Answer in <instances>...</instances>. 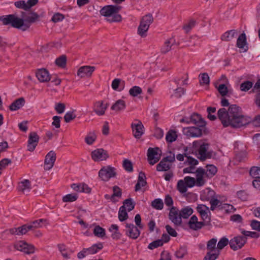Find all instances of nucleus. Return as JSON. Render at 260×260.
I'll return each instance as SVG.
<instances>
[{
	"label": "nucleus",
	"mask_w": 260,
	"mask_h": 260,
	"mask_svg": "<svg viewBox=\"0 0 260 260\" xmlns=\"http://www.w3.org/2000/svg\"><path fill=\"white\" fill-rule=\"evenodd\" d=\"M128 218V215L124 209V207H121L118 212V218L120 221H123Z\"/></svg>",
	"instance_id": "obj_53"
},
{
	"label": "nucleus",
	"mask_w": 260,
	"mask_h": 260,
	"mask_svg": "<svg viewBox=\"0 0 260 260\" xmlns=\"http://www.w3.org/2000/svg\"><path fill=\"white\" fill-rule=\"evenodd\" d=\"M209 144L201 141H196L192 143L191 148V153H195L202 160L210 158L212 156L213 152L209 151Z\"/></svg>",
	"instance_id": "obj_3"
},
{
	"label": "nucleus",
	"mask_w": 260,
	"mask_h": 260,
	"mask_svg": "<svg viewBox=\"0 0 260 260\" xmlns=\"http://www.w3.org/2000/svg\"><path fill=\"white\" fill-rule=\"evenodd\" d=\"M210 204L211 205L210 209L212 211H214L216 208L220 209V205H221L222 203L217 199V196H216L210 202Z\"/></svg>",
	"instance_id": "obj_46"
},
{
	"label": "nucleus",
	"mask_w": 260,
	"mask_h": 260,
	"mask_svg": "<svg viewBox=\"0 0 260 260\" xmlns=\"http://www.w3.org/2000/svg\"><path fill=\"white\" fill-rule=\"evenodd\" d=\"M184 153L183 154H178L176 156V158L179 161H183L184 160V156L186 157L185 153L187 154V156H189V154L191 153V148L185 147L184 148Z\"/></svg>",
	"instance_id": "obj_59"
},
{
	"label": "nucleus",
	"mask_w": 260,
	"mask_h": 260,
	"mask_svg": "<svg viewBox=\"0 0 260 260\" xmlns=\"http://www.w3.org/2000/svg\"><path fill=\"white\" fill-rule=\"evenodd\" d=\"M220 210H222L227 213H232L235 211V209L231 204L222 203L221 205H220Z\"/></svg>",
	"instance_id": "obj_48"
},
{
	"label": "nucleus",
	"mask_w": 260,
	"mask_h": 260,
	"mask_svg": "<svg viewBox=\"0 0 260 260\" xmlns=\"http://www.w3.org/2000/svg\"><path fill=\"white\" fill-rule=\"evenodd\" d=\"M111 233V237L114 240L119 239L122 235L119 231V228L116 224H112L109 229Z\"/></svg>",
	"instance_id": "obj_33"
},
{
	"label": "nucleus",
	"mask_w": 260,
	"mask_h": 260,
	"mask_svg": "<svg viewBox=\"0 0 260 260\" xmlns=\"http://www.w3.org/2000/svg\"><path fill=\"white\" fill-rule=\"evenodd\" d=\"M174 155L168 156L163 158L157 165L156 170L157 171H167L169 170L172 165V163L175 161Z\"/></svg>",
	"instance_id": "obj_11"
},
{
	"label": "nucleus",
	"mask_w": 260,
	"mask_h": 260,
	"mask_svg": "<svg viewBox=\"0 0 260 260\" xmlns=\"http://www.w3.org/2000/svg\"><path fill=\"white\" fill-rule=\"evenodd\" d=\"M58 247L61 255L64 258L69 259L70 258V255L73 253L71 250L67 248L66 246L63 244L58 245Z\"/></svg>",
	"instance_id": "obj_38"
},
{
	"label": "nucleus",
	"mask_w": 260,
	"mask_h": 260,
	"mask_svg": "<svg viewBox=\"0 0 260 260\" xmlns=\"http://www.w3.org/2000/svg\"><path fill=\"white\" fill-rule=\"evenodd\" d=\"M188 78L186 76L183 77H178L172 81L170 83V93L172 96L175 98L181 97L184 93V90L179 85H182L186 84V80Z\"/></svg>",
	"instance_id": "obj_5"
},
{
	"label": "nucleus",
	"mask_w": 260,
	"mask_h": 260,
	"mask_svg": "<svg viewBox=\"0 0 260 260\" xmlns=\"http://www.w3.org/2000/svg\"><path fill=\"white\" fill-rule=\"evenodd\" d=\"M94 70V67L85 66L80 67L77 74L81 78L89 77L91 76Z\"/></svg>",
	"instance_id": "obj_20"
},
{
	"label": "nucleus",
	"mask_w": 260,
	"mask_h": 260,
	"mask_svg": "<svg viewBox=\"0 0 260 260\" xmlns=\"http://www.w3.org/2000/svg\"><path fill=\"white\" fill-rule=\"evenodd\" d=\"M96 138L94 133H89L85 137V141L88 145H91L93 143Z\"/></svg>",
	"instance_id": "obj_57"
},
{
	"label": "nucleus",
	"mask_w": 260,
	"mask_h": 260,
	"mask_svg": "<svg viewBox=\"0 0 260 260\" xmlns=\"http://www.w3.org/2000/svg\"><path fill=\"white\" fill-rule=\"evenodd\" d=\"M161 154V150L158 148H149L147 151V157L150 165H153L160 159Z\"/></svg>",
	"instance_id": "obj_10"
},
{
	"label": "nucleus",
	"mask_w": 260,
	"mask_h": 260,
	"mask_svg": "<svg viewBox=\"0 0 260 260\" xmlns=\"http://www.w3.org/2000/svg\"><path fill=\"white\" fill-rule=\"evenodd\" d=\"M39 141V136L35 133L32 132L29 135L27 149L29 151H33Z\"/></svg>",
	"instance_id": "obj_21"
},
{
	"label": "nucleus",
	"mask_w": 260,
	"mask_h": 260,
	"mask_svg": "<svg viewBox=\"0 0 260 260\" xmlns=\"http://www.w3.org/2000/svg\"><path fill=\"white\" fill-rule=\"evenodd\" d=\"M121 207H124V209H127L128 211H132L135 207V204L132 202V199L125 200L123 202V205Z\"/></svg>",
	"instance_id": "obj_54"
},
{
	"label": "nucleus",
	"mask_w": 260,
	"mask_h": 260,
	"mask_svg": "<svg viewBox=\"0 0 260 260\" xmlns=\"http://www.w3.org/2000/svg\"><path fill=\"white\" fill-rule=\"evenodd\" d=\"M15 248L19 251L27 254L32 253L35 252V247L33 245L28 244L23 241H20L15 245Z\"/></svg>",
	"instance_id": "obj_19"
},
{
	"label": "nucleus",
	"mask_w": 260,
	"mask_h": 260,
	"mask_svg": "<svg viewBox=\"0 0 260 260\" xmlns=\"http://www.w3.org/2000/svg\"><path fill=\"white\" fill-rule=\"evenodd\" d=\"M31 189L30 182L28 180L25 179L21 181L18 184V189L23 193H28Z\"/></svg>",
	"instance_id": "obj_30"
},
{
	"label": "nucleus",
	"mask_w": 260,
	"mask_h": 260,
	"mask_svg": "<svg viewBox=\"0 0 260 260\" xmlns=\"http://www.w3.org/2000/svg\"><path fill=\"white\" fill-rule=\"evenodd\" d=\"M77 198L78 196L76 194H68L62 198V201L64 202H74L76 201Z\"/></svg>",
	"instance_id": "obj_62"
},
{
	"label": "nucleus",
	"mask_w": 260,
	"mask_h": 260,
	"mask_svg": "<svg viewBox=\"0 0 260 260\" xmlns=\"http://www.w3.org/2000/svg\"><path fill=\"white\" fill-rule=\"evenodd\" d=\"M103 248V245L101 243L95 244L91 246L89 248L84 249V252L87 254H92L96 253L99 250Z\"/></svg>",
	"instance_id": "obj_40"
},
{
	"label": "nucleus",
	"mask_w": 260,
	"mask_h": 260,
	"mask_svg": "<svg viewBox=\"0 0 260 260\" xmlns=\"http://www.w3.org/2000/svg\"><path fill=\"white\" fill-rule=\"evenodd\" d=\"M46 220L44 219H40L33 221L31 224H29L31 226V230L35 228H41L43 224L46 223Z\"/></svg>",
	"instance_id": "obj_56"
},
{
	"label": "nucleus",
	"mask_w": 260,
	"mask_h": 260,
	"mask_svg": "<svg viewBox=\"0 0 260 260\" xmlns=\"http://www.w3.org/2000/svg\"><path fill=\"white\" fill-rule=\"evenodd\" d=\"M177 138L176 132L173 130L169 131L166 135V140L168 143H172L176 141Z\"/></svg>",
	"instance_id": "obj_43"
},
{
	"label": "nucleus",
	"mask_w": 260,
	"mask_h": 260,
	"mask_svg": "<svg viewBox=\"0 0 260 260\" xmlns=\"http://www.w3.org/2000/svg\"><path fill=\"white\" fill-rule=\"evenodd\" d=\"M140 229L133 223H126L124 231L125 235L129 238L136 239L140 235Z\"/></svg>",
	"instance_id": "obj_9"
},
{
	"label": "nucleus",
	"mask_w": 260,
	"mask_h": 260,
	"mask_svg": "<svg viewBox=\"0 0 260 260\" xmlns=\"http://www.w3.org/2000/svg\"><path fill=\"white\" fill-rule=\"evenodd\" d=\"M151 206L157 210H161L164 207V203L162 200L156 199L152 202Z\"/></svg>",
	"instance_id": "obj_50"
},
{
	"label": "nucleus",
	"mask_w": 260,
	"mask_h": 260,
	"mask_svg": "<svg viewBox=\"0 0 260 260\" xmlns=\"http://www.w3.org/2000/svg\"><path fill=\"white\" fill-rule=\"evenodd\" d=\"M71 187L74 190L80 192L89 193L91 191L90 188L84 183L72 184Z\"/></svg>",
	"instance_id": "obj_28"
},
{
	"label": "nucleus",
	"mask_w": 260,
	"mask_h": 260,
	"mask_svg": "<svg viewBox=\"0 0 260 260\" xmlns=\"http://www.w3.org/2000/svg\"><path fill=\"white\" fill-rule=\"evenodd\" d=\"M56 160V153L53 151H50L46 155L44 161V169L50 170L54 166Z\"/></svg>",
	"instance_id": "obj_17"
},
{
	"label": "nucleus",
	"mask_w": 260,
	"mask_h": 260,
	"mask_svg": "<svg viewBox=\"0 0 260 260\" xmlns=\"http://www.w3.org/2000/svg\"><path fill=\"white\" fill-rule=\"evenodd\" d=\"M205 169V173L209 178H212L217 172V168L212 165H207Z\"/></svg>",
	"instance_id": "obj_39"
},
{
	"label": "nucleus",
	"mask_w": 260,
	"mask_h": 260,
	"mask_svg": "<svg viewBox=\"0 0 260 260\" xmlns=\"http://www.w3.org/2000/svg\"><path fill=\"white\" fill-rule=\"evenodd\" d=\"M38 18L39 16L36 13H31L24 19L14 15H9L1 17L0 20L4 25H11L14 28L25 30L29 27V25L27 22H34L38 19Z\"/></svg>",
	"instance_id": "obj_2"
},
{
	"label": "nucleus",
	"mask_w": 260,
	"mask_h": 260,
	"mask_svg": "<svg viewBox=\"0 0 260 260\" xmlns=\"http://www.w3.org/2000/svg\"><path fill=\"white\" fill-rule=\"evenodd\" d=\"M198 212L200 214L204 220L209 219L208 213L209 212L208 207L204 205H199L197 208Z\"/></svg>",
	"instance_id": "obj_31"
},
{
	"label": "nucleus",
	"mask_w": 260,
	"mask_h": 260,
	"mask_svg": "<svg viewBox=\"0 0 260 260\" xmlns=\"http://www.w3.org/2000/svg\"><path fill=\"white\" fill-rule=\"evenodd\" d=\"M219 255V251H208L204 260H215Z\"/></svg>",
	"instance_id": "obj_45"
},
{
	"label": "nucleus",
	"mask_w": 260,
	"mask_h": 260,
	"mask_svg": "<svg viewBox=\"0 0 260 260\" xmlns=\"http://www.w3.org/2000/svg\"><path fill=\"white\" fill-rule=\"evenodd\" d=\"M253 86V83L250 81H245L240 85V90L242 91H248Z\"/></svg>",
	"instance_id": "obj_49"
},
{
	"label": "nucleus",
	"mask_w": 260,
	"mask_h": 260,
	"mask_svg": "<svg viewBox=\"0 0 260 260\" xmlns=\"http://www.w3.org/2000/svg\"><path fill=\"white\" fill-rule=\"evenodd\" d=\"M93 233L95 236L102 238L105 235V231L99 225H96L94 228Z\"/></svg>",
	"instance_id": "obj_51"
},
{
	"label": "nucleus",
	"mask_w": 260,
	"mask_h": 260,
	"mask_svg": "<svg viewBox=\"0 0 260 260\" xmlns=\"http://www.w3.org/2000/svg\"><path fill=\"white\" fill-rule=\"evenodd\" d=\"M247 241V238L243 236H237L232 239L229 242L231 248L234 250L241 248Z\"/></svg>",
	"instance_id": "obj_12"
},
{
	"label": "nucleus",
	"mask_w": 260,
	"mask_h": 260,
	"mask_svg": "<svg viewBox=\"0 0 260 260\" xmlns=\"http://www.w3.org/2000/svg\"><path fill=\"white\" fill-rule=\"evenodd\" d=\"M164 242L162 240H158L150 243L148 248L150 249H153L163 245Z\"/></svg>",
	"instance_id": "obj_64"
},
{
	"label": "nucleus",
	"mask_w": 260,
	"mask_h": 260,
	"mask_svg": "<svg viewBox=\"0 0 260 260\" xmlns=\"http://www.w3.org/2000/svg\"><path fill=\"white\" fill-rule=\"evenodd\" d=\"M229 240L226 238H221L217 244V249L219 251L228 245Z\"/></svg>",
	"instance_id": "obj_63"
},
{
	"label": "nucleus",
	"mask_w": 260,
	"mask_h": 260,
	"mask_svg": "<svg viewBox=\"0 0 260 260\" xmlns=\"http://www.w3.org/2000/svg\"><path fill=\"white\" fill-rule=\"evenodd\" d=\"M36 75L38 79L41 82H47L50 79L48 72L44 69L38 70Z\"/></svg>",
	"instance_id": "obj_26"
},
{
	"label": "nucleus",
	"mask_w": 260,
	"mask_h": 260,
	"mask_svg": "<svg viewBox=\"0 0 260 260\" xmlns=\"http://www.w3.org/2000/svg\"><path fill=\"white\" fill-rule=\"evenodd\" d=\"M220 80H223L224 83L222 84H220L217 88L220 94L222 96H225L227 94L228 92V88L230 85L229 83L228 79L224 75H222L221 77Z\"/></svg>",
	"instance_id": "obj_25"
},
{
	"label": "nucleus",
	"mask_w": 260,
	"mask_h": 260,
	"mask_svg": "<svg viewBox=\"0 0 260 260\" xmlns=\"http://www.w3.org/2000/svg\"><path fill=\"white\" fill-rule=\"evenodd\" d=\"M191 122L198 125L199 127H203L205 125V122L202 118L201 115L193 113L190 116Z\"/></svg>",
	"instance_id": "obj_32"
},
{
	"label": "nucleus",
	"mask_w": 260,
	"mask_h": 260,
	"mask_svg": "<svg viewBox=\"0 0 260 260\" xmlns=\"http://www.w3.org/2000/svg\"><path fill=\"white\" fill-rule=\"evenodd\" d=\"M185 155L186 158L185 162L190 166L184 168L183 170V172L184 173H195L194 166L198 164V161L190 156H187V154L186 153H185Z\"/></svg>",
	"instance_id": "obj_16"
},
{
	"label": "nucleus",
	"mask_w": 260,
	"mask_h": 260,
	"mask_svg": "<svg viewBox=\"0 0 260 260\" xmlns=\"http://www.w3.org/2000/svg\"><path fill=\"white\" fill-rule=\"evenodd\" d=\"M184 180L185 182L187 187H192L194 186H196V181L194 178L186 176L184 178Z\"/></svg>",
	"instance_id": "obj_58"
},
{
	"label": "nucleus",
	"mask_w": 260,
	"mask_h": 260,
	"mask_svg": "<svg viewBox=\"0 0 260 260\" xmlns=\"http://www.w3.org/2000/svg\"><path fill=\"white\" fill-rule=\"evenodd\" d=\"M120 7L116 6L108 5L104 7L100 11L102 15L106 17V20L109 22H119L121 17L118 14Z\"/></svg>",
	"instance_id": "obj_4"
},
{
	"label": "nucleus",
	"mask_w": 260,
	"mask_h": 260,
	"mask_svg": "<svg viewBox=\"0 0 260 260\" xmlns=\"http://www.w3.org/2000/svg\"><path fill=\"white\" fill-rule=\"evenodd\" d=\"M196 181V186L198 187L204 186L207 179L209 178L206 176L205 173V169L202 168H199L195 171Z\"/></svg>",
	"instance_id": "obj_13"
},
{
	"label": "nucleus",
	"mask_w": 260,
	"mask_h": 260,
	"mask_svg": "<svg viewBox=\"0 0 260 260\" xmlns=\"http://www.w3.org/2000/svg\"><path fill=\"white\" fill-rule=\"evenodd\" d=\"M153 21V18L152 15L148 14L143 16L138 28V35L141 37H145L149 26Z\"/></svg>",
	"instance_id": "obj_7"
},
{
	"label": "nucleus",
	"mask_w": 260,
	"mask_h": 260,
	"mask_svg": "<svg viewBox=\"0 0 260 260\" xmlns=\"http://www.w3.org/2000/svg\"><path fill=\"white\" fill-rule=\"evenodd\" d=\"M200 82L202 85H207L209 84L210 78L207 73L201 74L199 75Z\"/></svg>",
	"instance_id": "obj_55"
},
{
	"label": "nucleus",
	"mask_w": 260,
	"mask_h": 260,
	"mask_svg": "<svg viewBox=\"0 0 260 260\" xmlns=\"http://www.w3.org/2000/svg\"><path fill=\"white\" fill-rule=\"evenodd\" d=\"M217 239L216 238H212L209 240L207 243V249L208 251H219L217 247H216L217 243Z\"/></svg>",
	"instance_id": "obj_42"
},
{
	"label": "nucleus",
	"mask_w": 260,
	"mask_h": 260,
	"mask_svg": "<svg viewBox=\"0 0 260 260\" xmlns=\"http://www.w3.org/2000/svg\"><path fill=\"white\" fill-rule=\"evenodd\" d=\"M237 35L235 30H231L224 32L221 36V39L224 41H230L233 39Z\"/></svg>",
	"instance_id": "obj_37"
},
{
	"label": "nucleus",
	"mask_w": 260,
	"mask_h": 260,
	"mask_svg": "<svg viewBox=\"0 0 260 260\" xmlns=\"http://www.w3.org/2000/svg\"><path fill=\"white\" fill-rule=\"evenodd\" d=\"M67 62V57L65 55H61L57 58L55 60V63L57 66L63 68L65 67Z\"/></svg>",
	"instance_id": "obj_61"
},
{
	"label": "nucleus",
	"mask_w": 260,
	"mask_h": 260,
	"mask_svg": "<svg viewBox=\"0 0 260 260\" xmlns=\"http://www.w3.org/2000/svg\"><path fill=\"white\" fill-rule=\"evenodd\" d=\"M108 157L107 151L102 148L97 149L91 153V157L95 161L105 160Z\"/></svg>",
	"instance_id": "obj_15"
},
{
	"label": "nucleus",
	"mask_w": 260,
	"mask_h": 260,
	"mask_svg": "<svg viewBox=\"0 0 260 260\" xmlns=\"http://www.w3.org/2000/svg\"><path fill=\"white\" fill-rule=\"evenodd\" d=\"M175 43V40L174 38H172L166 40L161 48V51L163 53H166L169 52L172 46Z\"/></svg>",
	"instance_id": "obj_35"
},
{
	"label": "nucleus",
	"mask_w": 260,
	"mask_h": 260,
	"mask_svg": "<svg viewBox=\"0 0 260 260\" xmlns=\"http://www.w3.org/2000/svg\"><path fill=\"white\" fill-rule=\"evenodd\" d=\"M107 103H104L103 101H98L94 104V112L98 115L101 116L105 114V111L108 108Z\"/></svg>",
	"instance_id": "obj_22"
},
{
	"label": "nucleus",
	"mask_w": 260,
	"mask_h": 260,
	"mask_svg": "<svg viewBox=\"0 0 260 260\" xmlns=\"http://www.w3.org/2000/svg\"><path fill=\"white\" fill-rule=\"evenodd\" d=\"M236 45L237 47L242 50L243 52L247 51L248 47L246 46V37L245 33L243 32L239 36Z\"/></svg>",
	"instance_id": "obj_27"
},
{
	"label": "nucleus",
	"mask_w": 260,
	"mask_h": 260,
	"mask_svg": "<svg viewBox=\"0 0 260 260\" xmlns=\"http://www.w3.org/2000/svg\"><path fill=\"white\" fill-rule=\"evenodd\" d=\"M142 93V88L137 86H133L129 90V94L133 97L137 96L138 95L141 94Z\"/></svg>",
	"instance_id": "obj_47"
},
{
	"label": "nucleus",
	"mask_w": 260,
	"mask_h": 260,
	"mask_svg": "<svg viewBox=\"0 0 260 260\" xmlns=\"http://www.w3.org/2000/svg\"><path fill=\"white\" fill-rule=\"evenodd\" d=\"M217 116L224 127H240L248 123L242 114L241 108L236 105H231L228 110L225 108L219 109Z\"/></svg>",
	"instance_id": "obj_1"
},
{
	"label": "nucleus",
	"mask_w": 260,
	"mask_h": 260,
	"mask_svg": "<svg viewBox=\"0 0 260 260\" xmlns=\"http://www.w3.org/2000/svg\"><path fill=\"white\" fill-rule=\"evenodd\" d=\"M216 196V193L214 190L206 188L202 192L200 199L202 201H209L210 202Z\"/></svg>",
	"instance_id": "obj_24"
},
{
	"label": "nucleus",
	"mask_w": 260,
	"mask_h": 260,
	"mask_svg": "<svg viewBox=\"0 0 260 260\" xmlns=\"http://www.w3.org/2000/svg\"><path fill=\"white\" fill-rule=\"evenodd\" d=\"M125 107V102L122 100H118L111 106V109L118 112L124 110Z\"/></svg>",
	"instance_id": "obj_34"
},
{
	"label": "nucleus",
	"mask_w": 260,
	"mask_h": 260,
	"mask_svg": "<svg viewBox=\"0 0 260 260\" xmlns=\"http://www.w3.org/2000/svg\"><path fill=\"white\" fill-rule=\"evenodd\" d=\"M25 103V100L23 98H20L15 100L10 106V109L12 111H16L21 108Z\"/></svg>",
	"instance_id": "obj_36"
},
{
	"label": "nucleus",
	"mask_w": 260,
	"mask_h": 260,
	"mask_svg": "<svg viewBox=\"0 0 260 260\" xmlns=\"http://www.w3.org/2000/svg\"><path fill=\"white\" fill-rule=\"evenodd\" d=\"M153 21V18L152 15L148 14L143 16L138 28V35L141 37H145L149 26Z\"/></svg>",
	"instance_id": "obj_6"
},
{
	"label": "nucleus",
	"mask_w": 260,
	"mask_h": 260,
	"mask_svg": "<svg viewBox=\"0 0 260 260\" xmlns=\"http://www.w3.org/2000/svg\"><path fill=\"white\" fill-rule=\"evenodd\" d=\"M134 135L137 138H140L144 133V126L142 123L138 121L137 123L132 124Z\"/></svg>",
	"instance_id": "obj_23"
},
{
	"label": "nucleus",
	"mask_w": 260,
	"mask_h": 260,
	"mask_svg": "<svg viewBox=\"0 0 260 260\" xmlns=\"http://www.w3.org/2000/svg\"><path fill=\"white\" fill-rule=\"evenodd\" d=\"M250 175L255 178H260V168L253 167L250 170Z\"/></svg>",
	"instance_id": "obj_60"
},
{
	"label": "nucleus",
	"mask_w": 260,
	"mask_h": 260,
	"mask_svg": "<svg viewBox=\"0 0 260 260\" xmlns=\"http://www.w3.org/2000/svg\"><path fill=\"white\" fill-rule=\"evenodd\" d=\"M200 127L195 126L185 127L183 129V133L188 137H198L202 134V129Z\"/></svg>",
	"instance_id": "obj_14"
},
{
	"label": "nucleus",
	"mask_w": 260,
	"mask_h": 260,
	"mask_svg": "<svg viewBox=\"0 0 260 260\" xmlns=\"http://www.w3.org/2000/svg\"><path fill=\"white\" fill-rule=\"evenodd\" d=\"M181 216V217L183 218H187L193 213V210L189 207H186L181 209L179 211Z\"/></svg>",
	"instance_id": "obj_44"
},
{
	"label": "nucleus",
	"mask_w": 260,
	"mask_h": 260,
	"mask_svg": "<svg viewBox=\"0 0 260 260\" xmlns=\"http://www.w3.org/2000/svg\"><path fill=\"white\" fill-rule=\"evenodd\" d=\"M177 189L181 193H185L187 189V186L184 180H180L177 183Z\"/></svg>",
	"instance_id": "obj_52"
},
{
	"label": "nucleus",
	"mask_w": 260,
	"mask_h": 260,
	"mask_svg": "<svg viewBox=\"0 0 260 260\" xmlns=\"http://www.w3.org/2000/svg\"><path fill=\"white\" fill-rule=\"evenodd\" d=\"M189 228L193 230H198L202 228L203 225L202 222L198 221V219L196 215H193L188 222Z\"/></svg>",
	"instance_id": "obj_29"
},
{
	"label": "nucleus",
	"mask_w": 260,
	"mask_h": 260,
	"mask_svg": "<svg viewBox=\"0 0 260 260\" xmlns=\"http://www.w3.org/2000/svg\"><path fill=\"white\" fill-rule=\"evenodd\" d=\"M181 216L180 212L175 208L171 209L169 213V219L176 225H180L182 222Z\"/></svg>",
	"instance_id": "obj_18"
},
{
	"label": "nucleus",
	"mask_w": 260,
	"mask_h": 260,
	"mask_svg": "<svg viewBox=\"0 0 260 260\" xmlns=\"http://www.w3.org/2000/svg\"><path fill=\"white\" fill-rule=\"evenodd\" d=\"M187 249L186 246H180L175 252V256L178 258H183L187 254Z\"/></svg>",
	"instance_id": "obj_41"
},
{
	"label": "nucleus",
	"mask_w": 260,
	"mask_h": 260,
	"mask_svg": "<svg viewBox=\"0 0 260 260\" xmlns=\"http://www.w3.org/2000/svg\"><path fill=\"white\" fill-rule=\"evenodd\" d=\"M115 175V169L110 166L104 167L99 172V177L104 181H108Z\"/></svg>",
	"instance_id": "obj_8"
}]
</instances>
